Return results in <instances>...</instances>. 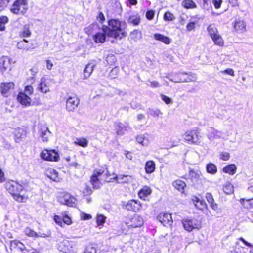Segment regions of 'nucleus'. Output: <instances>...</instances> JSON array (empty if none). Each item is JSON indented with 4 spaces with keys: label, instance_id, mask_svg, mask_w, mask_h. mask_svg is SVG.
I'll list each match as a JSON object with an SVG mask.
<instances>
[{
    "label": "nucleus",
    "instance_id": "f257e3e1",
    "mask_svg": "<svg viewBox=\"0 0 253 253\" xmlns=\"http://www.w3.org/2000/svg\"><path fill=\"white\" fill-rule=\"evenodd\" d=\"M126 26V24L125 21L118 19H111L108 21V26L102 25V30L108 37L116 40H121L126 35L125 30Z\"/></svg>",
    "mask_w": 253,
    "mask_h": 253
},
{
    "label": "nucleus",
    "instance_id": "f03ea898",
    "mask_svg": "<svg viewBox=\"0 0 253 253\" xmlns=\"http://www.w3.org/2000/svg\"><path fill=\"white\" fill-rule=\"evenodd\" d=\"M5 188L16 201L19 202H26L27 201L28 197L20 194V193L23 189V187L19 183L15 181H8L5 184Z\"/></svg>",
    "mask_w": 253,
    "mask_h": 253
},
{
    "label": "nucleus",
    "instance_id": "7ed1b4c3",
    "mask_svg": "<svg viewBox=\"0 0 253 253\" xmlns=\"http://www.w3.org/2000/svg\"><path fill=\"white\" fill-rule=\"evenodd\" d=\"M78 245V242L77 241L64 240L58 244L57 249L64 253H77Z\"/></svg>",
    "mask_w": 253,
    "mask_h": 253
},
{
    "label": "nucleus",
    "instance_id": "20e7f679",
    "mask_svg": "<svg viewBox=\"0 0 253 253\" xmlns=\"http://www.w3.org/2000/svg\"><path fill=\"white\" fill-rule=\"evenodd\" d=\"M13 3L9 7L10 11L16 15L24 14L28 9V0H12Z\"/></svg>",
    "mask_w": 253,
    "mask_h": 253
},
{
    "label": "nucleus",
    "instance_id": "39448f33",
    "mask_svg": "<svg viewBox=\"0 0 253 253\" xmlns=\"http://www.w3.org/2000/svg\"><path fill=\"white\" fill-rule=\"evenodd\" d=\"M165 78L175 83L190 82L196 80L194 75L188 74L185 73H172L165 76Z\"/></svg>",
    "mask_w": 253,
    "mask_h": 253
},
{
    "label": "nucleus",
    "instance_id": "423d86ee",
    "mask_svg": "<svg viewBox=\"0 0 253 253\" xmlns=\"http://www.w3.org/2000/svg\"><path fill=\"white\" fill-rule=\"evenodd\" d=\"M184 140L191 144H199L201 138L200 131L198 128L187 131L183 135Z\"/></svg>",
    "mask_w": 253,
    "mask_h": 253
},
{
    "label": "nucleus",
    "instance_id": "0eeeda50",
    "mask_svg": "<svg viewBox=\"0 0 253 253\" xmlns=\"http://www.w3.org/2000/svg\"><path fill=\"white\" fill-rule=\"evenodd\" d=\"M183 227L188 232L194 229H199L201 227V221L195 218H187L182 221Z\"/></svg>",
    "mask_w": 253,
    "mask_h": 253
},
{
    "label": "nucleus",
    "instance_id": "6e6552de",
    "mask_svg": "<svg viewBox=\"0 0 253 253\" xmlns=\"http://www.w3.org/2000/svg\"><path fill=\"white\" fill-rule=\"evenodd\" d=\"M41 158L46 161L58 162L60 157L58 153L54 149H44L40 153Z\"/></svg>",
    "mask_w": 253,
    "mask_h": 253
},
{
    "label": "nucleus",
    "instance_id": "1a4fd4ad",
    "mask_svg": "<svg viewBox=\"0 0 253 253\" xmlns=\"http://www.w3.org/2000/svg\"><path fill=\"white\" fill-rule=\"evenodd\" d=\"M104 172L102 169L95 170L90 178V183L94 189H99L101 187L102 183L101 182V176Z\"/></svg>",
    "mask_w": 253,
    "mask_h": 253
},
{
    "label": "nucleus",
    "instance_id": "9d476101",
    "mask_svg": "<svg viewBox=\"0 0 253 253\" xmlns=\"http://www.w3.org/2000/svg\"><path fill=\"white\" fill-rule=\"evenodd\" d=\"M58 200L61 203L71 207L74 206L76 201L74 197L66 192L62 193L58 198Z\"/></svg>",
    "mask_w": 253,
    "mask_h": 253
},
{
    "label": "nucleus",
    "instance_id": "9b49d317",
    "mask_svg": "<svg viewBox=\"0 0 253 253\" xmlns=\"http://www.w3.org/2000/svg\"><path fill=\"white\" fill-rule=\"evenodd\" d=\"M143 223V219L138 215H134L126 222V225L128 228L139 227L142 226Z\"/></svg>",
    "mask_w": 253,
    "mask_h": 253
},
{
    "label": "nucleus",
    "instance_id": "f8f14e48",
    "mask_svg": "<svg viewBox=\"0 0 253 253\" xmlns=\"http://www.w3.org/2000/svg\"><path fill=\"white\" fill-rule=\"evenodd\" d=\"M122 206L128 211L137 212L140 210L141 205L139 202L134 200H131L127 202H123Z\"/></svg>",
    "mask_w": 253,
    "mask_h": 253
},
{
    "label": "nucleus",
    "instance_id": "ddd939ff",
    "mask_svg": "<svg viewBox=\"0 0 253 253\" xmlns=\"http://www.w3.org/2000/svg\"><path fill=\"white\" fill-rule=\"evenodd\" d=\"M79 104V100L75 96H69L66 102V109L69 112H73Z\"/></svg>",
    "mask_w": 253,
    "mask_h": 253
},
{
    "label": "nucleus",
    "instance_id": "4468645a",
    "mask_svg": "<svg viewBox=\"0 0 253 253\" xmlns=\"http://www.w3.org/2000/svg\"><path fill=\"white\" fill-rule=\"evenodd\" d=\"M14 83L12 82L2 83L0 85V91L2 96L8 97L10 91L14 87Z\"/></svg>",
    "mask_w": 253,
    "mask_h": 253
},
{
    "label": "nucleus",
    "instance_id": "2eb2a0df",
    "mask_svg": "<svg viewBox=\"0 0 253 253\" xmlns=\"http://www.w3.org/2000/svg\"><path fill=\"white\" fill-rule=\"evenodd\" d=\"M157 219L165 226H171L173 223L171 215L168 213H160L157 217Z\"/></svg>",
    "mask_w": 253,
    "mask_h": 253
},
{
    "label": "nucleus",
    "instance_id": "dca6fc26",
    "mask_svg": "<svg viewBox=\"0 0 253 253\" xmlns=\"http://www.w3.org/2000/svg\"><path fill=\"white\" fill-rule=\"evenodd\" d=\"M223 134L221 131L211 127L208 129L207 136L208 139L212 142L215 139L223 138Z\"/></svg>",
    "mask_w": 253,
    "mask_h": 253
},
{
    "label": "nucleus",
    "instance_id": "f3484780",
    "mask_svg": "<svg viewBox=\"0 0 253 253\" xmlns=\"http://www.w3.org/2000/svg\"><path fill=\"white\" fill-rule=\"evenodd\" d=\"M38 90L43 93H47L50 91V83L49 80L42 77L41 79L39 84L37 87Z\"/></svg>",
    "mask_w": 253,
    "mask_h": 253
},
{
    "label": "nucleus",
    "instance_id": "a211bd4d",
    "mask_svg": "<svg viewBox=\"0 0 253 253\" xmlns=\"http://www.w3.org/2000/svg\"><path fill=\"white\" fill-rule=\"evenodd\" d=\"M113 177L110 178V180H106V181L110 182L111 180H115L118 183H127L131 179V176L128 175H116L113 174Z\"/></svg>",
    "mask_w": 253,
    "mask_h": 253
},
{
    "label": "nucleus",
    "instance_id": "6ab92c4d",
    "mask_svg": "<svg viewBox=\"0 0 253 253\" xmlns=\"http://www.w3.org/2000/svg\"><path fill=\"white\" fill-rule=\"evenodd\" d=\"M116 133L119 135H123L127 130L128 125L127 123L122 124L121 123H115Z\"/></svg>",
    "mask_w": 253,
    "mask_h": 253
},
{
    "label": "nucleus",
    "instance_id": "aec40b11",
    "mask_svg": "<svg viewBox=\"0 0 253 253\" xmlns=\"http://www.w3.org/2000/svg\"><path fill=\"white\" fill-rule=\"evenodd\" d=\"M233 26L234 29L239 33H242L246 30L245 22L240 19L235 21Z\"/></svg>",
    "mask_w": 253,
    "mask_h": 253
},
{
    "label": "nucleus",
    "instance_id": "412c9836",
    "mask_svg": "<svg viewBox=\"0 0 253 253\" xmlns=\"http://www.w3.org/2000/svg\"><path fill=\"white\" fill-rule=\"evenodd\" d=\"M11 59L7 56H3L0 60V68L2 71L11 69Z\"/></svg>",
    "mask_w": 253,
    "mask_h": 253
},
{
    "label": "nucleus",
    "instance_id": "4be33fe9",
    "mask_svg": "<svg viewBox=\"0 0 253 253\" xmlns=\"http://www.w3.org/2000/svg\"><path fill=\"white\" fill-rule=\"evenodd\" d=\"M17 100L22 105L29 106L31 102V99L26 93L20 92L17 96Z\"/></svg>",
    "mask_w": 253,
    "mask_h": 253
},
{
    "label": "nucleus",
    "instance_id": "5701e85b",
    "mask_svg": "<svg viewBox=\"0 0 253 253\" xmlns=\"http://www.w3.org/2000/svg\"><path fill=\"white\" fill-rule=\"evenodd\" d=\"M45 174L50 179L54 181L59 182L60 181L58 172L53 169L50 168L47 169L45 171Z\"/></svg>",
    "mask_w": 253,
    "mask_h": 253
},
{
    "label": "nucleus",
    "instance_id": "b1692460",
    "mask_svg": "<svg viewBox=\"0 0 253 253\" xmlns=\"http://www.w3.org/2000/svg\"><path fill=\"white\" fill-rule=\"evenodd\" d=\"M107 35L102 31L98 32L93 37V40L96 43H104L106 40Z\"/></svg>",
    "mask_w": 253,
    "mask_h": 253
},
{
    "label": "nucleus",
    "instance_id": "393cba45",
    "mask_svg": "<svg viewBox=\"0 0 253 253\" xmlns=\"http://www.w3.org/2000/svg\"><path fill=\"white\" fill-rule=\"evenodd\" d=\"M40 135L44 142H47L50 135V132L47 127L42 126L40 129Z\"/></svg>",
    "mask_w": 253,
    "mask_h": 253
},
{
    "label": "nucleus",
    "instance_id": "a878e982",
    "mask_svg": "<svg viewBox=\"0 0 253 253\" xmlns=\"http://www.w3.org/2000/svg\"><path fill=\"white\" fill-rule=\"evenodd\" d=\"M192 201L194 204L195 207L200 210H203L207 208V204L206 202L199 199L197 197H194L192 199Z\"/></svg>",
    "mask_w": 253,
    "mask_h": 253
},
{
    "label": "nucleus",
    "instance_id": "bb28decb",
    "mask_svg": "<svg viewBox=\"0 0 253 253\" xmlns=\"http://www.w3.org/2000/svg\"><path fill=\"white\" fill-rule=\"evenodd\" d=\"M127 22L134 26H137L139 24L140 22V17L138 13H133L129 16Z\"/></svg>",
    "mask_w": 253,
    "mask_h": 253
},
{
    "label": "nucleus",
    "instance_id": "cd10ccee",
    "mask_svg": "<svg viewBox=\"0 0 253 253\" xmlns=\"http://www.w3.org/2000/svg\"><path fill=\"white\" fill-rule=\"evenodd\" d=\"M154 38L156 40L160 41L166 44H169L171 42V40L169 38L159 33L155 34Z\"/></svg>",
    "mask_w": 253,
    "mask_h": 253
},
{
    "label": "nucleus",
    "instance_id": "c85d7f7f",
    "mask_svg": "<svg viewBox=\"0 0 253 253\" xmlns=\"http://www.w3.org/2000/svg\"><path fill=\"white\" fill-rule=\"evenodd\" d=\"M223 172L229 175H233L237 170V167L235 164H230L223 168Z\"/></svg>",
    "mask_w": 253,
    "mask_h": 253
},
{
    "label": "nucleus",
    "instance_id": "c756f323",
    "mask_svg": "<svg viewBox=\"0 0 253 253\" xmlns=\"http://www.w3.org/2000/svg\"><path fill=\"white\" fill-rule=\"evenodd\" d=\"M10 245L11 249H18L20 251H23L26 249L25 245L18 240L12 241Z\"/></svg>",
    "mask_w": 253,
    "mask_h": 253
},
{
    "label": "nucleus",
    "instance_id": "7c9ffc66",
    "mask_svg": "<svg viewBox=\"0 0 253 253\" xmlns=\"http://www.w3.org/2000/svg\"><path fill=\"white\" fill-rule=\"evenodd\" d=\"M94 66L95 64L91 63H89L86 65L83 73L84 79H87L91 75L93 71Z\"/></svg>",
    "mask_w": 253,
    "mask_h": 253
},
{
    "label": "nucleus",
    "instance_id": "2f4dec72",
    "mask_svg": "<svg viewBox=\"0 0 253 253\" xmlns=\"http://www.w3.org/2000/svg\"><path fill=\"white\" fill-rule=\"evenodd\" d=\"M155 162L152 160L147 161L145 165V170L146 173L147 174L152 173L155 171Z\"/></svg>",
    "mask_w": 253,
    "mask_h": 253
},
{
    "label": "nucleus",
    "instance_id": "473e14b6",
    "mask_svg": "<svg viewBox=\"0 0 253 253\" xmlns=\"http://www.w3.org/2000/svg\"><path fill=\"white\" fill-rule=\"evenodd\" d=\"M151 188L147 186H144L138 192V196L141 199H144L151 193Z\"/></svg>",
    "mask_w": 253,
    "mask_h": 253
},
{
    "label": "nucleus",
    "instance_id": "72a5a7b5",
    "mask_svg": "<svg viewBox=\"0 0 253 253\" xmlns=\"http://www.w3.org/2000/svg\"><path fill=\"white\" fill-rule=\"evenodd\" d=\"M142 38V33L138 30H134L130 33V39L135 42Z\"/></svg>",
    "mask_w": 253,
    "mask_h": 253
},
{
    "label": "nucleus",
    "instance_id": "f704fd0d",
    "mask_svg": "<svg viewBox=\"0 0 253 253\" xmlns=\"http://www.w3.org/2000/svg\"><path fill=\"white\" fill-rule=\"evenodd\" d=\"M95 219L97 226L101 229L106 222V217L103 214L97 213Z\"/></svg>",
    "mask_w": 253,
    "mask_h": 253
},
{
    "label": "nucleus",
    "instance_id": "c9c22d12",
    "mask_svg": "<svg viewBox=\"0 0 253 253\" xmlns=\"http://www.w3.org/2000/svg\"><path fill=\"white\" fill-rule=\"evenodd\" d=\"M173 186L177 189V190L183 193L184 191V188L186 187V184L184 181L180 179H178L173 182Z\"/></svg>",
    "mask_w": 253,
    "mask_h": 253
},
{
    "label": "nucleus",
    "instance_id": "e433bc0d",
    "mask_svg": "<svg viewBox=\"0 0 253 253\" xmlns=\"http://www.w3.org/2000/svg\"><path fill=\"white\" fill-rule=\"evenodd\" d=\"M211 39L213 42L214 44L216 45L223 46L224 44V40L219 33L212 36L211 37Z\"/></svg>",
    "mask_w": 253,
    "mask_h": 253
},
{
    "label": "nucleus",
    "instance_id": "4c0bfd02",
    "mask_svg": "<svg viewBox=\"0 0 253 253\" xmlns=\"http://www.w3.org/2000/svg\"><path fill=\"white\" fill-rule=\"evenodd\" d=\"M201 173L198 171L190 170L189 171V176L193 182H197L200 179Z\"/></svg>",
    "mask_w": 253,
    "mask_h": 253
},
{
    "label": "nucleus",
    "instance_id": "58836bf2",
    "mask_svg": "<svg viewBox=\"0 0 253 253\" xmlns=\"http://www.w3.org/2000/svg\"><path fill=\"white\" fill-rule=\"evenodd\" d=\"M207 32L211 38L219 33L217 27L213 24H211L208 26L207 27Z\"/></svg>",
    "mask_w": 253,
    "mask_h": 253
},
{
    "label": "nucleus",
    "instance_id": "ea45409f",
    "mask_svg": "<svg viewBox=\"0 0 253 253\" xmlns=\"http://www.w3.org/2000/svg\"><path fill=\"white\" fill-rule=\"evenodd\" d=\"M136 140L143 146H147L149 144L148 138L144 135H140L136 137Z\"/></svg>",
    "mask_w": 253,
    "mask_h": 253
},
{
    "label": "nucleus",
    "instance_id": "a19ab883",
    "mask_svg": "<svg viewBox=\"0 0 253 253\" xmlns=\"http://www.w3.org/2000/svg\"><path fill=\"white\" fill-rule=\"evenodd\" d=\"M74 143L83 147H86L88 144V140L84 138H77L75 140Z\"/></svg>",
    "mask_w": 253,
    "mask_h": 253
},
{
    "label": "nucleus",
    "instance_id": "79ce46f5",
    "mask_svg": "<svg viewBox=\"0 0 253 253\" xmlns=\"http://www.w3.org/2000/svg\"><path fill=\"white\" fill-rule=\"evenodd\" d=\"M25 135V133L23 129L18 128L15 132V140L17 143L20 142L21 139Z\"/></svg>",
    "mask_w": 253,
    "mask_h": 253
},
{
    "label": "nucleus",
    "instance_id": "37998d69",
    "mask_svg": "<svg viewBox=\"0 0 253 253\" xmlns=\"http://www.w3.org/2000/svg\"><path fill=\"white\" fill-rule=\"evenodd\" d=\"M182 5L186 9H193L197 7V5L192 0H184Z\"/></svg>",
    "mask_w": 253,
    "mask_h": 253
},
{
    "label": "nucleus",
    "instance_id": "c03bdc74",
    "mask_svg": "<svg viewBox=\"0 0 253 253\" xmlns=\"http://www.w3.org/2000/svg\"><path fill=\"white\" fill-rule=\"evenodd\" d=\"M24 233L26 235L30 237H42L29 227H26L24 230Z\"/></svg>",
    "mask_w": 253,
    "mask_h": 253
},
{
    "label": "nucleus",
    "instance_id": "a18cd8bd",
    "mask_svg": "<svg viewBox=\"0 0 253 253\" xmlns=\"http://www.w3.org/2000/svg\"><path fill=\"white\" fill-rule=\"evenodd\" d=\"M206 170L208 173L214 174L217 172L216 166L212 163L207 164L206 166Z\"/></svg>",
    "mask_w": 253,
    "mask_h": 253
},
{
    "label": "nucleus",
    "instance_id": "49530a36",
    "mask_svg": "<svg viewBox=\"0 0 253 253\" xmlns=\"http://www.w3.org/2000/svg\"><path fill=\"white\" fill-rule=\"evenodd\" d=\"M224 192L227 194H230L234 191L233 186L230 183H226L223 187Z\"/></svg>",
    "mask_w": 253,
    "mask_h": 253
},
{
    "label": "nucleus",
    "instance_id": "de8ad7c7",
    "mask_svg": "<svg viewBox=\"0 0 253 253\" xmlns=\"http://www.w3.org/2000/svg\"><path fill=\"white\" fill-rule=\"evenodd\" d=\"M8 21V18L7 16H2L0 17V31L5 30V25Z\"/></svg>",
    "mask_w": 253,
    "mask_h": 253
},
{
    "label": "nucleus",
    "instance_id": "09e8293b",
    "mask_svg": "<svg viewBox=\"0 0 253 253\" xmlns=\"http://www.w3.org/2000/svg\"><path fill=\"white\" fill-rule=\"evenodd\" d=\"M28 41L26 40H23L17 43V47L19 49H22L28 50L29 49V47L27 44Z\"/></svg>",
    "mask_w": 253,
    "mask_h": 253
},
{
    "label": "nucleus",
    "instance_id": "8fccbe9b",
    "mask_svg": "<svg viewBox=\"0 0 253 253\" xmlns=\"http://www.w3.org/2000/svg\"><path fill=\"white\" fill-rule=\"evenodd\" d=\"M12 0H0V10H3L7 7Z\"/></svg>",
    "mask_w": 253,
    "mask_h": 253
},
{
    "label": "nucleus",
    "instance_id": "3c124183",
    "mask_svg": "<svg viewBox=\"0 0 253 253\" xmlns=\"http://www.w3.org/2000/svg\"><path fill=\"white\" fill-rule=\"evenodd\" d=\"M174 18V15L169 12H166L164 15V19L165 21H172Z\"/></svg>",
    "mask_w": 253,
    "mask_h": 253
},
{
    "label": "nucleus",
    "instance_id": "603ef678",
    "mask_svg": "<svg viewBox=\"0 0 253 253\" xmlns=\"http://www.w3.org/2000/svg\"><path fill=\"white\" fill-rule=\"evenodd\" d=\"M21 36L22 37H28L31 35V32L29 30V28L28 27H25L21 33Z\"/></svg>",
    "mask_w": 253,
    "mask_h": 253
},
{
    "label": "nucleus",
    "instance_id": "864d4df0",
    "mask_svg": "<svg viewBox=\"0 0 253 253\" xmlns=\"http://www.w3.org/2000/svg\"><path fill=\"white\" fill-rule=\"evenodd\" d=\"M119 72V68L115 67V68H113L112 69V70L111 71L110 73V76L112 78H115L117 77Z\"/></svg>",
    "mask_w": 253,
    "mask_h": 253
},
{
    "label": "nucleus",
    "instance_id": "5fc2aeb1",
    "mask_svg": "<svg viewBox=\"0 0 253 253\" xmlns=\"http://www.w3.org/2000/svg\"><path fill=\"white\" fill-rule=\"evenodd\" d=\"M54 221L55 222L61 227H63V218H62L58 215H55L54 216Z\"/></svg>",
    "mask_w": 253,
    "mask_h": 253
},
{
    "label": "nucleus",
    "instance_id": "6e6d98bb",
    "mask_svg": "<svg viewBox=\"0 0 253 253\" xmlns=\"http://www.w3.org/2000/svg\"><path fill=\"white\" fill-rule=\"evenodd\" d=\"M33 92V88L31 85H26L24 89V93H26L27 96L31 95Z\"/></svg>",
    "mask_w": 253,
    "mask_h": 253
},
{
    "label": "nucleus",
    "instance_id": "4d7b16f0",
    "mask_svg": "<svg viewBox=\"0 0 253 253\" xmlns=\"http://www.w3.org/2000/svg\"><path fill=\"white\" fill-rule=\"evenodd\" d=\"M154 14L155 11L153 10H150L147 11L146 17L148 20H151L154 18Z\"/></svg>",
    "mask_w": 253,
    "mask_h": 253
},
{
    "label": "nucleus",
    "instance_id": "13d9d810",
    "mask_svg": "<svg viewBox=\"0 0 253 253\" xmlns=\"http://www.w3.org/2000/svg\"><path fill=\"white\" fill-rule=\"evenodd\" d=\"M196 22L193 21L189 22L186 26V29L188 31H191L194 30Z\"/></svg>",
    "mask_w": 253,
    "mask_h": 253
},
{
    "label": "nucleus",
    "instance_id": "bf43d9fd",
    "mask_svg": "<svg viewBox=\"0 0 253 253\" xmlns=\"http://www.w3.org/2000/svg\"><path fill=\"white\" fill-rule=\"evenodd\" d=\"M220 158L223 161H227L230 158V154L227 152H221L220 154Z\"/></svg>",
    "mask_w": 253,
    "mask_h": 253
},
{
    "label": "nucleus",
    "instance_id": "052dcab7",
    "mask_svg": "<svg viewBox=\"0 0 253 253\" xmlns=\"http://www.w3.org/2000/svg\"><path fill=\"white\" fill-rule=\"evenodd\" d=\"M220 73L222 74H227L231 76H234V71L232 69L228 68L224 70H222L220 71Z\"/></svg>",
    "mask_w": 253,
    "mask_h": 253
},
{
    "label": "nucleus",
    "instance_id": "680f3d73",
    "mask_svg": "<svg viewBox=\"0 0 253 253\" xmlns=\"http://www.w3.org/2000/svg\"><path fill=\"white\" fill-rule=\"evenodd\" d=\"M213 4L215 9H219L221 7V5L222 3V0H212Z\"/></svg>",
    "mask_w": 253,
    "mask_h": 253
},
{
    "label": "nucleus",
    "instance_id": "e2e57ef3",
    "mask_svg": "<svg viewBox=\"0 0 253 253\" xmlns=\"http://www.w3.org/2000/svg\"><path fill=\"white\" fill-rule=\"evenodd\" d=\"M63 222L68 225L71 224L72 223L71 218L67 215H65L63 216Z\"/></svg>",
    "mask_w": 253,
    "mask_h": 253
},
{
    "label": "nucleus",
    "instance_id": "0e129e2a",
    "mask_svg": "<svg viewBox=\"0 0 253 253\" xmlns=\"http://www.w3.org/2000/svg\"><path fill=\"white\" fill-rule=\"evenodd\" d=\"M206 198L210 204L214 202L213 196L211 193H207L206 194Z\"/></svg>",
    "mask_w": 253,
    "mask_h": 253
},
{
    "label": "nucleus",
    "instance_id": "69168bd1",
    "mask_svg": "<svg viewBox=\"0 0 253 253\" xmlns=\"http://www.w3.org/2000/svg\"><path fill=\"white\" fill-rule=\"evenodd\" d=\"M30 71L31 72L32 75L33 76L31 79V83L32 84L34 80V77L38 72V69L37 68L33 67L30 69Z\"/></svg>",
    "mask_w": 253,
    "mask_h": 253
},
{
    "label": "nucleus",
    "instance_id": "338daca9",
    "mask_svg": "<svg viewBox=\"0 0 253 253\" xmlns=\"http://www.w3.org/2000/svg\"><path fill=\"white\" fill-rule=\"evenodd\" d=\"M81 218L84 220H89L92 218V216L90 214L82 213L81 214Z\"/></svg>",
    "mask_w": 253,
    "mask_h": 253
},
{
    "label": "nucleus",
    "instance_id": "774afa93",
    "mask_svg": "<svg viewBox=\"0 0 253 253\" xmlns=\"http://www.w3.org/2000/svg\"><path fill=\"white\" fill-rule=\"evenodd\" d=\"M84 253H96V250L94 247H88L85 249Z\"/></svg>",
    "mask_w": 253,
    "mask_h": 253
}]
</instances>
